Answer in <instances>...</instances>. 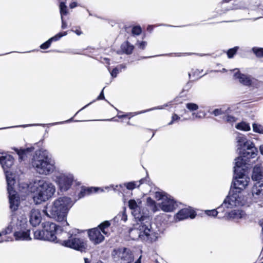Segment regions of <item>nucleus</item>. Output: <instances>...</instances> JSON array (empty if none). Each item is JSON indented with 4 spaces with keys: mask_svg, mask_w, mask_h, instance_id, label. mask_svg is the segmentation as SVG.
<instances>
[{
    "mask_svg": "<svg viewBox=\"0 0 263 263\" xmlns=\"http://www.w3.org/2000/svg\"><path fill=\"white\" fill-rule=\"evenodd\" d=\"M146 181L145 178H142L138 181H132L125 184L126 188L129 190H133L136 187H139L141 184L144 183Z\"/></svg>",
    "mask_w": 263,
    "mask_h": 263,
    "instance_id": "27",
    "label": "nucleus"
},
{
    "mask_svg": "<svg viewBox=\"0 0 263 263\" xmlns=\"http://www.w3.org/2000/svg\"><path fill=\"white\" fill-rule=\"evenodd\" d=\"M54 181L61 192H66L71 187L74 181V176L68 173H61L55 176Z\"/></svg>",
    "mask_w": 263,
    "mask_h": 263,
    "instance_id": "13",
    "label": "nucleus"
},
{
    "mask_svg": "<svg viewBox=\"0 0 263 263\" xmlns=\"http://www.w3.org/2000/svg\"><path fill=\"white\" fill-rule=\"evenodd\" d=\"M79 233L78 229H73L68 232H64L62 238L67 237V240H62L60 244L62 246L72 248L81 252H85L87 249V245L85 241L83 239L76 237L77 234Z\"/></svg>",
    "mask_w": 263,
    "mask_h": 263,
    "instance_id": "7",
    "label": "nucleus"
},
{
    "mask_svg": "<svg viewBox=\"0 0 263 263\" xmlns=\"http://www.w3.org/2000/svg\"><path fill=\"white\" fill-rule=\"evenodd\" d=\"M228 209H225V212L222 216H227L229 218L238 220L241 219H246L247 217V214L245 212L242 210L235 209L228 212L227 210Z\"/></svg>",
    "mask_w": 263,
    "mask_h": 263,
    "instance_id": "17",
    "label": "nucleus"
},
{
    "mask_svg": "<svg viewBox=\"0 0 263 263\" xmlns=\"http://www.w3.org/2000/svg\"><path fill=\"white\" fill-rule=\"evenodd\" d=\"M95 101V100L93 101L92 102H90L89 103H88L86 105L84 106L83 107H82L81 109H80L78 111H77L76 112V114H75L74 116H76L80 111L82 110L83 109H84V108H85L86 107L88 106L90 104H91V103H92Z\"/></svg>",
    "mask_w": 263,
    "mask_h": 263,
    "instance_id": "51",
    "label": "nucleus"
},
{
    "mask_svg": "<svg viewBox=\"0 0 263 263\" xmlns=\"http://www.w3.org/2000/svg\"><path fill=\"white\" fill-rule=\"evenodd\" d=\"M31 163L40 174H49L55 168L54 161L49 156L47 151H40L36 153L32 159Z\"/></svg>",
    "mask_w": 263,
    "mask_h": 263,
    "instance_id": "6",
    "label": "nucleus"
},
{
    "mask_svg": "<svg viewBox=\"0 0 263 263\" xmlns=\"http://www.w3.org/2000/svg\"><path fill=\"white\" fill-rule=\"evenodd\" d=\"M110 226L109 221H105L100 223L97 228L89 230L88 236L90 241L95 245L101 243L104 239V236L109 235V228Z\"/></svg>",
    "mask_w": 263,
    "mask_h": 263,
    "instance_id": "9",
    "label": "nucleus"
},
{
    "mask_svg": "<svg viewBox=\"0 0 263 263\" xmlns=\"http://www.w3.org/2000/svg\"><path fill=\"white\" fill-rule=\"evenodd\" d=\"M85 263H90L89 259L87 258H84Z\"/></svg>",
    "mask_w": 263,
    "mask_h": 263,
    "instance_id": "58",
    "label": "nucleus"
},
{
    "mask_svg": "<svg viewBox=\"0 0 263 263\" xmlns=\"http://www.w3.org/2000/svg\"><path fill=\"white\" fill-rule=\"evenodd\" d=\"M203 70H199L198 69H192V73H189V77L190 78L192 77L194 79L193 80V81L198 80L202 77V76H200L199 74Z\"/></svg>",
    "mask_w": 263,
    "mask_h": 263,
    "instance_id": "31",
    "label": "nucleus"
},
{
    "mask_svg": "<svg viewBox=\"0 0 263 263\" xmlns=\"http://www.w3.org/2000/svg\"><path fill=\"white\" fill-rule=\"evenodd\" d=\"M238 49L239 47L238 46H235L234 48L229 49L227 51L228 57L230 59L232 58L236 54Z\"/></svg>",
    "mask_w": 263,
    "mask_h": 263,
    "instance_id": "37",
    "label": "nucleus"
},
{
    "mask_svg": "<svg viewBox=\"0 0 263 263\" xmlns=\"http://www.w3.org/2000/svg\"><path fill=\"white\" fill-rule=\"evenodd\" d=\"M168 106V104H165L164 105H162V106H157V107H153V108H150L149 109H147L146 110H144V111H143L141 112V113L142 112H145L146 111H151V110H155V109H163L165 107H167Z\"/></svg>",
    "mask_w": 263,
    "mask_h": 263,
    "instance_id": "42",
    "label": "nucleus"
},
{
    "mask_svg": "<svg viewBox=\"0 0 263 263\" xmlns=\"http://www.w3.org/2000/svg\"><path fill=\"white\" fill-rule=\"evenodd\" d=\"M253 129L254 132L259 134H263V127L255 123L253 124Z\"/></svg>",
    "mask_w": 263,
    "mask_h": 263,
    "instance_id": "38",
    "label": "nucleus"
},
{
    "mask_svg": "<svg viewBox=\"0 0 263 263\" xmlns=\"http://www.w3.org/2000/svg\"><path fill=\"white\" fill-rule=\"evenodd\" d=\"M186 108L191 112H193L192 114V119L196 120L197 119H203L205 117L206 114L201 110L198 111L197 112H194L198 110L199 107L198 105L194 103H187L185 104Z\"/></svg>",
    "mask_w": 263,
    "mask_h": 263,
    "instance_id": "18",
    "label": "nucleus"
},
{
    "mask_svg": "<svg viewBox=\"0 0 263 263\" xmlns=\"http://www.w3.org/2000/svg\"><path fill=\"white\" fill-rule=\"evenodd\" d=\"M3 241H4L3 240H2L0 241V242H3Z\"/></svg>",
    "mask_w": 263,
    "mask_h": 263,
    "instance_id": "63",
    "label": "nucleus"
},
{
    "mask_svg": "<svg viewBox=\"0 0 263 263\" xmlns=\"http://www.w3.org/2000/svg\"><path fill=\"white\" fill-rule=\"evenodd\" d=\"M252 52L258 58H263V48L254 47L252 48Z\"/></svg>",
    "mask_w": 263,
    "mask_h": 263,
    "instance_id": "33",
    "label": "nucleus"
},
{
    "mask_svg": "<svg viewBox=\"0 0 263 263\" xmlns=\"http://www.w3.org/2000/svg\"><path fill=\"white\" fill-rule=\"evenodd\" d=\"M180 119V117L178 115L173 114L172 117V120L168 123V125H172L175 122L178 121Z\"/></svg>",
    "mask_w": 263,
    "mask_h": 263,
    "instance_id": "41",
    "label": "nucleus"
},
{
    "mask_svg": "<svg viewBox=\"0 0 263 263\" xmlns=\"http://www.w3.org/2000/svg\"><path fill=\"white\" fill-rule=\"evenodd\" d=\"M223 114V111L221 109H215L213 111V114L217 116Z\"/></svg>",
    "mask_w": 263,
    "mask_h": 263,
    "instance_id": "46",
    "label": "nucleus"
},
{
    "mask_svg": "<svg viewBox=\"0 0 263 263\" xmlns=\"http://www.w3.org/2000/svg\"><path fill=\"white\" fill-rule=\"evenodd\" d=\"M136 45L140 49L143 50L145 49L147 45V42L145 41H142L141 42H138Z\"/></svg>",
    "mask_w": 263,
    "mask_h": 263,
    "instance_id": "44",
    "label": "nucleus"
},
{
    "mask_svg": "<svg viewBox=\"0 0 263 263\" xmlns=\"http://www.w3.org/2000/svg\"><path fill=\"white\" fill-rule=\"evenodd\" d=\"M119 71H121V70H119L118 68L116 67L112 69L111 72H110V74L112 77L116 78L117 76V74L119 73Z\"/></svg>",
    "mask_w": 263,
    "mask_h": 263,
    "instance_id": "45",
    "label": "nucleus"
},
{
    "mask_svg": "<svg viewBox=\"0 0 263 263\" xmlns=\"http://www.w3.org/2000/svg\"><path fill=\"white\" fill-rule=\"evenodd\" d=\"M128 206L133 210L132 214L136 219H140V217L142 216L139 213V210L140 208L135 200L130 199L129 200Z\"/></svg>",
    "mask_w": 263,
    "mask_h": 263,
    "instance_id": "23",
    "label": "nucleus"
},
{
    "mask_svg": "<svg viewBox=\"0 0 263 263\" xmlns=\"http://www.w3.org/2000/svg\"><path fill=\"white\" fill-rule=\"evenodd\" d=\"M10 231H11L9 230V227H8L7 230H6L5 231H3L1 232H0V237H1L3 235H6V234L10 233Z\"/></svg>",
    "mask_w": 263,
    "mask_h": 263,
    "instance_id": "50",
    "label": "nucleus"
},
{
    "mask_svg": "<svg viewBox=\"0 0 263 263\" xmlns=\"http://www.w3.org/2000/svg\"><path fill=\"white\" fill-rule=\"evenodd\" d=\"M60 14L61 17L63 16V15H67L68 11L67 6L65 4V3L64 2H61L60 3Z\"/></svg>",
    "mask_w": 263,
    "mask_h": 263,
    "instance_id": "35",
    "label": "nucleus"
},
{
    "mask_svg": "<svg viewBox=\"0 0 263 263\" xmlns=\"http://www.w3.org/2000/svg\"><path fill=\"white\" fill-rule=\"evenodd\" d=\"M72 120H73V118H71V119H70L69 120H66L65 121L60 122H55V123H51V125H57V124H62V123H68V122H70L72 121Z\"/></svg>",
    "mask_w": 263,
    "mask_h": 263,
    "instance_id": "49",
    "label": "nucleus"
},
{
    "mask_svg": "<svg viewBox=\"0 0 263 263\" xmlns=\"http://www.w3.org/2000/svg\"><path fill=\"white\" fill-rule=\"evenodd\" d=\"M237 143V151L239 156L235 159V172L239 168H244L248 169V166L251 165V159L255 158L258 153L257 148L254 144L250 140H248L246 136L241 134H238L236 137Z\"/></svg>",
    "mask_w": 263,
    "mask_h": 263,
    "instance_id": "2",
    "label": "nucleus"
},
{
    "mask_svg": "<svg viewBox=\"0 0 263 263\" xmlns=\"http://www.w3.org/2000/svg\"><path fill=\"white\" fill-rule=\"evenodd\" d=\"M77 2H72L69 5V7L70 8L73 9L77 6Z\"/></svg>",
    "mask_w": 263,
    "mask_h": 263,
    "instance_id": "53",
    "label": "nucleus"
},
{
    "mask_svg": "<svg viewBox=\"0 0 263 263\" xmlns=\"http://www.w3.org/2000/svg\"><path fill=\"white\" fill-rule=\"evenodd\" d=\"M226 69L224 68L223 69V71H225Z\"/></svg>",
    "mask_w": 263,
    "mask_h": 263,
    "instance_id": "64",
    "label": "nucleus"
},
{
    "mask_svg": "<svg viewBox=\"0 0 263 263\" xmlns=\"http://www.w3.org/2000/svg\"><path fill=\"white\" fill-rule=\"evenodd\" d=\"M105 121H116L117 120H115L114 119V118H111L110 119H107V120H105Z\"/></svg>",
    "mask_w": 263,
    "mask_h": 263,
    "instance_id": "59",
    "label": "nucleus"
},
{
    "mask_svg": "<svg viewBox=\"0 0 263 263\" xmlns=\"http://www.w3.org/2000/svg\"><path fill=\"white\" fill-rule=\"evenodd\" d=\"M75 32L77 34H78L79 35H80L82 33L81 31H79L78 30H76Z\"/></svg>",
    "mask_w": 263,
    "mask_h": 263,
    "instance_id": "57",
    "label": "nucleus"
},
{
    "mask_svg": "<svg viewBox=\"0 0 263 263\" xmlns=\"http://www.w3.org/2000/svg\"><path fill=\"white\" fill-rule=\"evenodd\" d=\"M252 179L257 182H259L263 179V168L260 164L256 165L253 168Z\"/></svg>",
    "mask_w": 263,
    "mask_h": 263,
    "instance_id": "22",
    "label": "nucleus"
},
{
    "mask_svg": "<svg viewBox=\"0 0 263 263\" xmlns=\"http://www.w3.org/2000/svg\"><path fill=\"white\" fill-rule=\"evenodd\" d=\"M252 193L253 196L254 195L263 196V183H260L259 181L255 183L252 187Z\"/></svg>",
    "mask_w": 263,
    "mask_h": 263,
    "instance_id": "26",
    "label": "nucleus"
},
{
    "mask_svg": "<svg viewBox=\"0 0 263 263\" xmlns=\"http://www.w3.org/2000/svg\"><path fill=\"white\" fill-rule=\"evenodd\" d=\"M236 128L238 129L248 131L250 130V126L249 124L246 122H242L236 125Z\"/></svg>",
    "mask_w": 263,
    "mask_h": 263,
    "instance_id": "32",
    "label": "nucleus"
},
{
    "mask_svg": "<svg viewBox=\"0 0 263 263\" xmlns=\"http://www.w3.org/2000/svg\"><path fill=\"white\" fill-rule=\"evenodd\" d=\"M112 255L116 263H131L134 260L133 254L125 248L114 250Z\"/></svg>",
    "mask_w": 263,
    "mask_h": 263,
    "instance_id": "14",
    "label": "nucleus"
},
{
    "mask_svg": "<svg viewBox=\"0 0 263 263\" xmlns=\"http://www.w3.org/2000/svg\"><path fill=\"white\" fill-rule=\"evenodd\" d=\"M141 28L139 26H134L132 29V33L133 35H138L141 33Z\"/></svg>",
    "mask_w": 263,
    "mask_h": 263,
    "instance_id": "39",
    "label": "nucleus"
},
{
    "mask_svg": "<svg viewBox=\"0 0 263 263\" xmlns=\"http://www.w3.org/2000/svg\"><path fill=\"white\" fill-rule=\"evenodd\" d=\"M223 120L228 123H233L236 121V119L234 117L231 115H226L223 117Z\"/></svg>",
    "mask_w": 263,
    "mask_h": 263,
    "instance_id": "40",
    "label": "nucleus"
},
{
    "mask_svg": "<svg viewBox=\"0 0 263 263\" xmlns=\"http://www.w3.org/2000/svg\"><path fill=\"white\" fill-rule=\"evenodd\" d=\"M234 77L238 79L239 82L246 86H250L252 84L251 76L240 73L237 71L235 73Z\"/></svg>",
    "mask_w": 263,
    "mask_h": 263,
    "instance_id": "21",
    "label": "nucleus"
},
{
    "mask_svg": "<svg viewBox=\"0 0 263 263\" xmlns=\"http://www.w3.org/2000/svg\"><path fill=\"white\" fill-rule=\"evenodd\" d=\"M14 159L10 155H3V154H0V163L4 169L5 176H6V173L12 174L14 176V179H15V174L8 170L13 164Z\"/></svg>",
    "mask_w": 263,
    "mask_h": 263,
    "instance_id": "15",
    "label": "nucleus"
},
{
    "mask_svg": "<svg viewBox=\"0 0 263 263\" xmlns=\"http://www.w3.org/2000/svg\"><path fill=\"white\" fill-rule=\"evenodd\" d=\"M61 18L62 21L61 28L62 29H65L67 27V23L64 20L63 16H62Z\"/></svg>",
    "mask_w": 263,
    "mask_h": 263,
    "instance_id": "47",
    "label": "nucleus"
},
{
    "mask_svg": "<svg viewBox=\"0 0 263 263\" xmlns=\"http://www.w3.org/2000/svg\"><path fill=\"white\" fill-rule=\"evenodd\" d=\"M259 152L260 154L263 155V144L260 145L259 146Z\"/></svg>",
    "mask_w": 263,
    "mask_h": 263,
    "instance_id": "54",
    "label": "nucleus"
},
{
    "mask_svg": "<svg viewBox=\"0 0 263 263\" xmlns=\"http://www.w3.org/2000/svg\"><path fill=\"white\" fill-rule=\"evenodd\" d=\"M41 214L37 209H32L30 212L29 221L33 227L38 226L41 222Z\"/></svg>",
    "mask_w": 263,
    "mask_h": 263,
    "instance_id": "20",
    "label": "nucleus"
},
{
    "mask_svg": "<svg viewBox=\"0 0 263 263\" xmlns=\"http://www.w3.org/2000/svg\"><path fill=\"white\" fill-rule=\"evenodd\" d=\"M147 203L148 205L152 207V210L154 212H156L159 210L158 208V205H156L155 201L152 199L150 197L147 199Z\"/></svg>",
    "mask_w": 263,
    "mask_h": 263,
    "instance_id": "36",
    "label": "nucleus"
},
{
    "mask_svg": "<svg viewBox=\"0 0 263 263\" xmlns=\"http://www.w3.org/2000/svg\"><path fill=\"white\" fill-rule=\"evenodd\" d=\"M100 191V192H103V190L99 188V187H87V188H82L81 192L79 194V197L80 198L84 197L86 195H89L92 193H96Z\"/></svg>",
    "mask_w": 263,
    "mask_h": 263,
    "instance_id": "24",
    "label": "nucleus"
},
{
    "mask_svg": "<svg viewBox=\"0 0 263 263\" xmlns=\"http://www.w3.org/2000/svg\"><path fill=\"white\" fill-rule=\"evenodd\" d=\"M127 219V216L126 213V208H124L123 210L119 213L113 219L114 222H119L120 221H123L125 222Z\"/></svg>",
    "mask_w": 263,
    "mask_h": 263,
    "instance_id": "28",
    "label": "nucleus"
},
{
    "mask_svg": "<svg viewBox=\"0 0 263 263\" xmlns=\"http://www.w3.org/2000/svg\"><path fill=\"white\" fill-rule=\"evenodd\" d=\"M234 168V179L229 194L226 198L231 202L228 204L229 205H234L235 206H242L246 202L243 191L248 185L250 179L245 175L247 168H244L243 170L239 168L235 172V166Z\"/></svg>",
    "mask_w": 263,
    "mask_h": 263,
    "instance_id": "1",
    "label": "nucleus"
},
{
    "mask_svg": "<svg viewBox=\"0 0 263 263\" xmlns=\"http://www.w3.org/2000/svg\"><path fill=\"white\" fill-rule=\"evenodd\" d=\"M33 201L39 204L50 199L55 192V187L50 181L41 179L34 181L31 188Z\"/></svg>",
    "mask_w": 263,
    "mask_h": 263,
    "instance_id": "5",
    "label": "nucleus"
},
{
    "mask_svg": "<svg viewBox=\"0 0 263 263\" xmlns=\"http://www.w3.org/2000/svg\"><path fill=\"white\" fill-rule=\"evenodd\" d=\"M33 149V147H30L26 149H15V151L19 156V159L21 161H22L24 159L25 156H26L27 153L32 151Z\"/></svg>",
    "mask_w": 263,
    "mask_h": 263,
    "instance_id": "30",
    "label": "nucleus"
},
{
    "mask_svg": "<svg viewBox=\"0 0 263 263\" xmlns=\"http://www.w3.org/2000/svg\"><path fill=\"white\" fill-rule=\"evenodd\" d=\"M168 26H170V27H174L173 26H172V25H167Z\"/></svg>",
    "mask_w": 263,
    "mask_h": 263,
    "instance_id": "62",
    "label": "nucleus"
},
{
    "mask_svg": "<svg viewBox=\"0 0 263 263\" xmlns=\"http://www.w3.org/2000/svg\"><path fill=\"white\" fill-rule=\"evenodd\" d=\"M28 126V125H21L20 126H21V127H27Z\"/></svg>",
    "mask_w": 263,
    "mask_h": 263,
    "instance_id": "61",
    "label": "nucleus"
},
{
    "mask_svg": "<svg viewBox=\"0 0 263 263\" xmlns=\"http://www.w3.org/2000/svg\"><path fill=\"white\" fill-rule=\"evenodd\" d=\"M10 226L14 231V237L16 240H30V230L28 228V224L26 218L21 217L20 219L15 217L12 218V221Z\"/></svg>",
    "mask_w": 263,
    "mask_h": 263,
    "instance_id": "8",
    "label": "nucleus"
},
{
    "mask_svg": "<svg viewBox=\"0 0 263 263\" xmlns=\"http://www.w3.org/2000/svg\"><path fill=\"white\" fill-rule=\"evenodd\" d=\"M43 228L44 229V233L47 236L51 237V239H46V241L60 243L61 239V235L64 233L62 228L57 226L53 222L46 221L42 223Z\"/></svg>",
    "mask_w": 263,
    "mask_h": 263,
    "instance_id": "11",
    "label": "nucleus"
},
{
    "mask_svg": "<svg viewBox=\"0 0 263 263\" xmlns=\"http://www.w3.org/2000/svg\"><path fill=\"white\" fill-rule=\"evenodd\" d=\"M104 89V88L102 90V91H101V93H100L99 96L96 99L97 100H104L105 99V97H104V92H103Z\"/></svg>",
    "mask_w": 263,
    "mask_h": 263,
    "instance_id": "48",
    "label": "nucleus"
},
{
    "mask_svg": "<svg viewBox=\"0 0 263 263\" xmlns=\"http://www.w3.org/2000/svg\"><path fill=\"white\" fill-rule=\"evenodd\" d=\"M152 30L153 29V28H152V26H149L148 27H147V30Z\"/></svg>",
    "mask_w": 263,
    "mask_h": 263,
    "instance_id": "60",
    "label": "nucleus"
},
{
    "mask_svg": "<svg viewBox=\"0 0 263 263\" xmlns=\"http://www.w3.org/2000/svg\"><path fill=\"white\" fill-rule=\"evenodd\" d=\"M67 34V31H64L63 32H59L58 34H57L56 35H55L54 36H53L52 37L50 38L49 40L50 41V42L51 43L52 42L58 41L59 40H60V39L62 37L66 36Z\"/></svg>",
    "mask_w": 263,
    "mask_h": 263,
    "instance_id": "34",
    "label": "nucleus"
},
{
    "mask_svg": "<svg viewBox=\"0 0 263 263\" xmlns=\"http://www.w3.org/2000/svg\"><path fill=\"white\" fill-rule=\"evenodd\" d=\"M155 195L157 198L161 200L158 205L162 211L171 212L177 208L178 203L170 195L161 192H156Z\"/></svg>",
    "mask_w": 263,
    "mask_h": 263,
    "instance_id": "12",
    "label": "nucleus"
},
{
    "mask_svg": "<svg viewBox=\"0 0 263 263\" xmlns=\"http://www.w3.org/2000/svg\"><path fill=\"white\" fill-rule=\"evenodd\" d=\"M6 181L7 183V191L9 194L10 209L12 211H15L18 209L20 204V199L17 193L14 190L16 183L15 179L12 174L6 173Z\"/></svg>",
    "mask_w": 263,
    "mask_h": 263,
    "instance_id": "10",
    "label": "nucleus"
},
{
    "mask_svg": "<svg viewBox=\"0 0 263 263\" xmlns=\"http://www.w3.org/2000/svg\"><path fill=\"white\" fill-rule=\"evenodd\" d=\"M196 215L195 212L193 210L188 208H185L180 210L175 215V218L178 221L184 220L189 217L193 219L195 217Z\"/></svg>",
    "mask_w": 263,
    "mask_h": 263,
    "instance_id": "19",
    "label": "nucleus"
},
{
    "mask_svg": "<svg viewBox=\"0 0 263 263\" xmlns=\"http://www.w3.org/2000/svg\"><path fill=\"white\" fill-rule=\"evenodd\" d=\"M121 51L123 53L127 55L131 54L134 49V46L131 44L128 41L123 42L121 45Z\"/></svg>",
    "mask_w": 263,
    "mask_h": 263,
    "instance_id": "25",
    "label": "nucleus"
},
{
    "mask_svg": "<svg viewBox=\"0 0 263 263\" xmlns=\"http://www.w3.org/2000/svg\"><path fill=\"white\" fill-rule=\"evenodd\" d=\"M73 203L71 199L68 197H61L55 200L48 210H44L43 213L48 217L55 220L64 222L66 225H68L66 221V217Z\"/></svg>",
    "mask_w": 263,
    "mask_h": 263,
    "instance_id": "3",
    "label": "nucleus"
},
{
    "mask_svg": "<svg viewBox=\"0 0 263 263\" xmlns=\"http://www.w3.org/2000/svg\"><path fill=\"white\" fill-rule=\"evenodd\" d=\"M51 44V42H50V41L49 39L48 41H47L46 42H45V43L42 44L40 46V48L43 49H46L50 46Z\"/></svg>",
    "mask_w": 263,
    "mask_h": 263,
    "instance_id": "43",
    "label": "nucleus"
},
{
    "mask_svg": "<svg viewBox=\"0 0 263 263\" xmlns=\"http://www.w3.org/2000/svg\"><path fill=\"white\" fill-rule=\"evenodd\" d=\"M34 238L36 239L46 240V239H51V237L47 236L44 233V229L42 230H36L34 232Z\"/></svg>",
    "mask_w": 263,
    "mask_h": 263,
    "instance_id": "29",
    "label": "nucleus"
},
{
    "mask_svg": "<svg viewBox=\"0 0 263 263\" xmlns=\"http://www.w3.org/2000/svg\"><path fill=\"white\" fill-rule=\"evenodd\" d=\"M119 67L120 69H125L126 68V65L125 64H121L119 66Z\"/></svg>",
    "mask_w": 263,
    "mask_h": 263,
    "instance_id": "55",
    "label": "nucleus"
},
{
    "mask_svg": "<svg viewBox=\"0 0 263 263\" xmlns=\"http://www.w3.org/2000/svg\"><path fill=\"white\" fill-rule=\"evenodd\" d=\"M138 219L139 221L137 223L129 230V235L131 239L149 242L156 240L157 237L151 229L149 218L141 216Z\"/></svg>",
    "mask_w": 263,
    "mask_h": 263,
    "instance_id": "4",
    "label": "nucleus"
},
{
    "mask_svg": "<svg viewBox=\"0 0 263 263\" xmlns=\"http://www.w3.org/2000/svg\"><path fill=\"white\" fill-rule=\"evenodd\" d=\"M141 256L139 257V258L137 260V261L135 263H141Z\"/></svg>",
    "mask_w": 263,
    "mask_h": 263,
    "instance_id": "56",
    "label": "nucleus"
},
{
    "mask_svg": "<svg viewBox=\"0 0 263 263\" xmlns=\"http://www.w3.org/2000/svg\"><path fill=\"white\" fill-rule=\"evenodd\" d=\"M118 114L117 115V117L120 118V119H122V118H125L126 117H127L128 115L127 114H124V115H120L119 114L120 112H121L120 111H119L118 110Z\"/></svg>",
    "mask_w": 263,
    "mask_h": 263,
    "instance_id": "52",
    "label": "nucleus"
},
{
    "mask_svg": "<svg viewBox=\"0 0 263 263\" xmlns=\"http://www.w3.org/2000/svg\"><path fill=\"white\" fill-rule=\"evenodd\" d=\"M229 203H231L230 200H227L226 198L222 203L217 208V210H207L205 213L208 216L214 217L217 216L218 213H222L223 215L225 209H232L236 207L234 205H229Z\"/></svg>",
    "mask_w": 263,
    "mask_h": 263,
    "instance_id": "16",
    "label": "nucleus"
}]
</instances>
